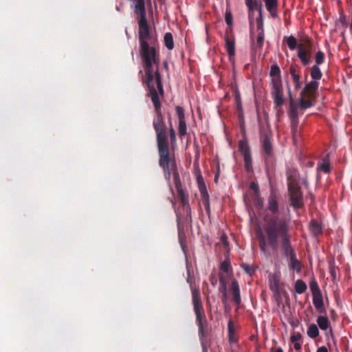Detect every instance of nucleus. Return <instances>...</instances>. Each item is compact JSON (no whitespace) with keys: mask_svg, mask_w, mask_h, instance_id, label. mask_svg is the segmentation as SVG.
<instances>
[{"mask_svg":"<svg viewBox=\"0 0 352 352\" xmlns=\"http://www.w3.org/2000/svg\"><path fill=\"white\" fill-rule=\"evenodd\" d=\"M317 352H328V350L325 346H321L318 349Z\"/></svg>","mask_w":352,"mask_h":352,"instance_id":"nucleus-46","label":"nucleus"},{"mask_svg":"<svg viewBox=\"0 0 352 352\" xmlns=\"http://www.w3.org/2000/svg\"><path fill=\"white\" fill-rule=\"evenodd\" d=\"M278 203H277V201H276V198L275 197V195L274 194H271V195L269 197V199H268V206H267V209L269 211H270L272 214H274V217H272V218H270L269 219H266V223H267V225H266V227H265V229L267 228V225L269 223V222L270 221H272V219H276L278 222L279 221H281V220H286L287 221V226L289 225V220L288 219H278Z\"/></svg>","mask_w":352,"mask_h":352,"instance_id":"nucleus-8","label":"nucleus"},{"mask_svg":"<svg viewBox=\"0 0 352 352\" xmlns=\"http://www.w3.org/2000/svg\"><path fill=\"white\" fill-rule=\"evenodd\" d=\"M239 150L243 155L244 160L245 162V166L248 170L250 168L251 164V155L249 150V147L247 143L244 141H240L239 144Z\"/></svg>","mask_w":352,"mask_h":352,"instance_id":"nucleus-10","label":"nucleus"},{"mask_svg":"<svg viewBox=\"0 0 352 352\" xmlns=\"http://www.w3.org/2000/svg\"><path fill=\"white\" fill-rule=\"evenodd\" d=\"M266 234L268 243L274 250L277 248L278 239H280L284 254L290 259L291 269L299 272L301 265L296 259V254L289 244L290 236L287 233V221L281 220L278 222L276 219H272L267 225Z\"/></svg>","mask_w":352,"mask_h":352,"instance_id":"nucleus-2","label":"nucleus"},{"mask_svg":"<svg viewBox=\"0 0 352 352\" xmlns=\"http://www.w3.org/2000/svg\"><path fill=\"white\" fill-rule=\"evenodd\" d=\"M277 5V0H265V6L267 11H271L272 8H276Z\"/></svg>","mask_w":352,"mask_h":352,"instance_id":"nucleus-31","label":"nucleus"},{"mask_svg":"<svg viewBox=\"0 0 352 352\" xmlns=\"http://www.w3.org/2000/svg\"><path fill=\"white\" fill-rule=\"evenodd\" d=\"M263 146L265 152L267 155H270L271 152H272V144H271L270 140L267 136H265V138H264L263 142Z\"/></svg>","mask_w":352,"mask_h":352,"instance_id":"nucleus-27","label":"nucleus"},{"mask_svg":"<svg viewBox=\"0 0 352 352\" xmlns=\"http://www.w3.org/2000/svg\"><path fill=\"white\" fill-rule=\"evenodd\" d=\"M311 226L314 234H317L321 230L320 226L316 222H311Z\"/></svg>","mask_w":352,"mask_h":352,"instance_id":"nucleus-38","label":"nucleus"},{"mask_svg":"<svg viewBox=\"0 0 352 352\" xmlns=\"http://www.w3.org/2000/svg\"><path fill=\"white\" fill-rule=\"evenodd\" d=\"M174 169H175V168ZM171 171H173V173H174V177L175 179V183H176V187L177 189L178 196H179V199H181L182 204L184 206H185L188 203L187 195H186L184 191L181 188V187L179 186V184L177 183V179L178 174L176 172H175V170H170V173Z\"/></svg>","mask_w":352,"mask_h":352,"instance_id":"nucleus-14","label":"nucleus"},{"mask_svg":"<svg viewBox=\"0 0 352 352\" xmlns=\"http://www.w3.org/2000/svg\"><path fill=\"white\" fill-rule=\"evenodd\" d=\"M229 263L226 261H224L221 264V269L225 272H228L229 271Z\"/></svg>","mask_w":352,"mask_h":352,"instance_id":"nucleus-42","label":"nucleus"},{"mask_svg":"<svg viewBox=\"0 0 352 352\" xmlns=\"http://www.w3.org/2000/svg\"><path fill=\"white\" fill-rule=\"evenodd\" d=\"M151 100L156 110V117L153 120V125L156 133L157 148L160 155L159 163L168 177L170 178V171L175 168V161L169 151L168 139L166 131V124L162 116L159 94H161L156 88L149 91Z\"/></svg>","mask_w":352,"mask_h":352,"instance_id":"nucleus-1","label":"nucleus"},{"mask_svg":"<svg viewBox=\"0 0 352 352\" xmlns=\"http://www.w3.org/2000/svg\"><path fill=\"white\" fill-rule=\"evenodd\" d=\"M226 296H225L224 298H223V302H226Z\"/></svg>","mask_w":352,"mask_h":352,"instance_id":"nucleus-53","label":"nucleus"},{"mask_svg":"<svg viewBox=\"0 0 352 352\" xmlns=\"http://www.w3.org/2000/svg\"><path fill=\"white\" fill-rule=\"evenodd\" d=\"M318 87V82L317 80H312L304 87L302 91V94L307 98H313L315 91Z\"/></svg>","mask_w":352,"mask_h":352,"instance_id":"nucleus-11","label":"nucleus"},{"mask_svg":"<svg viewBox=\"0 0 352 352\" xmlns=\"http://www.w3.org/2000/svg\"><path fill=\"white\" fill-rule=\"evenodd\" d=\"M319 331L316 324H311L309 326L307 330L308 336L311 338H315L318 336Z\"/></svg>","mask_w":352,"mask_h":352,"instance_id":"nucleus-26","label":"nucleus"},{"mask_svg":"<svg viewBox=\"0 0 352 352\" xmlns=\"http://www.w3.org/2000/svg\"><path fill=\"white\" fill-rule=\"evenodd\" d=\"M230 290L233 300L237 305H239L241 302L240 290L239 284L236 280H232Z\"/></svg>","mask_w":352,"mask_h":352,"instance_id":"nucleus-13","label":"nucleus"},{"mask_svg":"<svg viewBox=\"0 0 352 352\" xmlns=\"http://www.w3.org/2000/svg\"><path fill=\"white\" fill-rule=\"evenodd\" d=\"M311 52V48L309 44H299L298 45V56L304 65L310 63V57L309 54Z\"/></svg>","mask_w":352,"mask_h":352,"instance_id":"nucleus-9","label":"nucleus"},{"mask_svg":"<svg viewBox=\"0 0 352 352\" xmlns=\"http://www.w3.org/2000/svg\"><path fill=\"white\" fill-rule=\"evenodd\" d=\"M221 241L224 243L225 245H227V237L226 236H223L221 237Z\"/></svg>","mask_w":352,"mask_h":352,"instance_id":"nucleus-48","label":"nucleus"},{"mask_svg":"<svg viewBox=\"0 0 352 352\" xmlns=\"http://www.w3.org/2000/svg\"><path fill=\"white\" fill-rule=\"evenodd\" d=\"M264 42V32H262V31H260V32L258 33L257 38H256V42L254 44V47L256 50L257 49L260 50L263 45Z\"/></svg>","mask_w":352,"mask_h":352,"instance_id":"nucleus-23","label":"nucleus"},{"mask_svg":"<svg viewBox=\"0 0 352 352\" xmlns=\"http://www.w3.org/2000/svg\"><path fill=\"white\" fill-rule=\"evenodd\" d=\"M311 78L315 80H320L322 77V73L320 68L317 65H314L311 69Z\"/></svg>","mask_w":352,"mask_h":352,"instance_id":"nucleus-24","label":"nucleus"},{"mask_svg":"<svg viewBox=\"0 0 352 352\" xmlns=\"http://www.w3.org/2000/svg\"><path fill=\"white\" fill-rule=\"evenodd\" d=\"M214 181L217 182V176L215 177L214 178Z\"/></svg>","mask_w":352,"mask_h":352,"instance_id":"nucleus-54","label":"nucleus"},{"mask_svg":"<svg viewBox=\"0 0 352 352\" xmlns=\"http://www.w3.org/2000/svg\"><path fill=\"white\" fill-rule=\"evenodd\" d=\"M288 188L292 205L296 208H300L302 204V193L299 187L295 184V180L290 176L288 177Z\"/></svg>","mask_w":352,"mask_h":352,"instance_id":"nucleus-6","label":"nucleus"},{"mask_svg":"<svg viewBox=\"0 0 352 352\" xmlns=\"http://www.w3.org/2000/svg\"><path fill=\"white\" fill-rule=\"evenodd\" d=\"M188 282L190 283V287L192 292V304L194 311L196 315V320L199 326V332L203 335L204 331V319L205 318L204 311L202 306V302L200 296V292L198 288L195 287L190 282V278H188Z\"/></svg>","mask_w":352,"mask_h":352,"instance_id":"nucleus-5","label":"nucleus"},{"mask_svg":"<svg viewBox=\"0 0 352 352\" xmlns=\"http://www.w3.org/2000/svg\"><path fill=\"white\" fill-rule=\"evenodd\" d=\"M280 69L276 65H274L270 69L272 95L273 96L274 104L276 107H281L285 100L283 98V89L281 77L280 75Z\"/></svg>","mask_w":352,"mask_h":352,"instance_id":"nucleus-4","label":"nucleus"},{"mask_svg":"<svg viewBox=\"0 0 352 352\" xmlns=\"http://www.w3.org/2000/svg\"><path fill=\"white\" fill-rule=\"evenodd\" d=\"M164 41L166 47L168 50H172L174 47L173 38L171 33H166L164 37Z\"/></svg>","mask_w":352,"mask_h":352,"instance_id":"nucleus-21","label":"nucleus"},{"mask_svg":"<svg viewBox=\"0 0 352 352\" xmlns=\"http://www.w3.org/2000/svg\"><path fill=\"white\" fill-rule=\"evenodd\" d=\"M178 131L180 136H183L186 133V124L185 120L179 121Z\"/></svg>","mask_w":352,"mask_h":352,"instance_id":"nucleus-30","label":"nucleus"},{"mask_svg":"<svg viewBox=\"0 0 352 352\" xmlns=\"http://www.w3.org/2000/svg\"><path fill=\"white\" fill-rule=\"evenodd\" d=\"M300 344L299 343H295L294 344V349L296 350H299L300 349Z\"/></svg>","mask_w":352,"mask_h":352,"instance_id":"nucleus-49","label":"nucleus"},{"mask_svg":"<svg viewBox=\"0 0 352 352\" xmlns=\"http://www.w3.org/2000/svg\"><path fill=\"white\" fill-rule=\"evenodd\" d=\"M250 188L255 192V193H257V192L258 191V186L257 184L254 183L251 184Z\"/></svg>","mask_w":352,"mask_h":352,"instance_id":"nucleus-43","label":"nucleus"},{"mask_svg":"<svg viewBox=\"0 0 352 352\" xmlns=\"http://www.w3.org/2000/svg\"><path fill=\"white\" fill-rule=\"evenodd\" d=\"M313 302L315 307L320 313L324 311V302L322 296V294H318L313 295Z\"/></svg>","mask_w":352,"mask_h":352,"instance_id":"nucleus-15","label":"nucleus"},{"mask_svg":"<svg viewBox=\"0 0 352 352\" xmlns=\"http://www.w3.org/2000/svg\"><path fill=\"white\" fill-rule=\"evenodd\" d=\"M151 43L140 44V56L143 60L145 76L143 77V82L146 83L149 91L152 88H156L161 94H163V87L161 77L158 71V58L156 50Z\"/></svg>","mask_w":352,"mask_h":352,"instance_id":"nucleus-3","label":"nucleus"},{"mask_svg":"<svg viewBox=\"0 0 352 352\" xmlns=\"http://www.w3.org/2000/svg\"><path fill=\"white\" fill-rule=\"evenodd\" d=\"M226 21L228 25H232V16L230 12H226Z\"/></svg>","mask_w":352,"mask_h":352,"instance_id":"nucleus-40","label":"nucleus"},{"mask_svg":"<svg viewBox=\"0 0 352 352\" xmlns=\"http://www.w3.org/2000/svg\"><path fill=\"white\" fill-rule=\"evenodd\" d=\"M274 352H283V351L282 350V349L278 348Z\"/></svg>","mask_w":352,"mask_h":352,"instance_id":"nucleus-52","label":"nucleus"},{"mask_svg":"<svg viewBox=\"0 0 352 352\" xmlns=\"http://www.w3.org/2000/svg\"><path fill=\"white\" fill-rule=\"evenodd\" d=\"M199 190H200V192H201V197H202V199L204 202V205L206 206H208L209 205V203H208V192H207V190H206V188L204 184H199Z\"/></svg>","mask_w":352,"mask_h":352,"instance_id":"nucleus-22","label":"nucleus"},{"mask_svg":"<svg viewBox=\"0 0 352 352\" xmlns=\"http://www.w3.org/2000/svg\"><path fill=\"white\" fill-rule=\"evenodd\" d=\"M340 20H341V21H342V23L343 24L346 25V19H345V17H344V16H341V17H340Z\"/></svg>","mask_w":352,"mask_h":352,"instance_id":"nucleus-50","label":"nucleus"},{"mask_svg":"<svg viewBox=\"0 0 352 352\" xmlns=\"http://www.w3.org/2000/svg\"><path fill=\"white\" fill-rule=\"evenodd\" d=\"M317 323L322 330H327L329 327V321L324 316H319L317 319Z\"/></svg>","mask_w":352,"mask_h":352,"instance_id":"nucleus-20","label":"nucleus"},{"mask_svg":"<svg viewBox=\"0 0 352 352\" xmlns=\"http://www.w3.org/2000/svg\"><path fill=\"white\" fill-rule=\"evenodd\" d=\"M296 292L298 294L304 293L307 289L306 284L301 280H298L295 284Z\"/></svg>","mask_w":352,"mask_h":352,"instance_id":"nucleus-25","label":"nucleus"},{"mask_svg":"<svg viewBox=\"0 0 352 352\" xmlns=\"http://www.w3.org/2000/svg\"><path fill=\"white\" fill-rule=\"evenodd\" d=\"M258 239H259V247H260L261 251L263 252L264 253H268L267 242H266L265 236L262 234H261Z\"/></svg>","mask_w":352,"mask_h":352,"instance_id":"nucleus-28","label":"nucleus"},{"mask_svg":"<svg viewBox=\"0 0 352 352\" xmlns=\"http://www.w3.org/2000/svg\"><path fill=\"white\" fill-rule=\"evenodd\" d=\"M289 72H290L292 76L298 74L296 69L293 66H292L290 67Z\"/></svg>","mask_w":352,"mask_h":352,"instance_id":"nucleus-44","label":"nucleus"},{"mask_svg":"<svg viewBox=\"0 0 352 352\" xmlns=\"http://www.w3.org/2000/svg\"><path fill=\"white\" fill-rule=\"evenodd\" d=\"M270 14L273 16V17H275L276 16V8H272L271 11H268Z\"/></svg>","mask_w":352,"mask_h":352,"instance_id":"nucleus-47","label":"nucleus"},{"mask_svg":"<svg viewBox=\"0 0 352 352\" xmlns=\"http://www.w3.org/2000/svg\"><path fill=\"white\" fill-rule=\"evenodd\" d=\"M311 98H312L305 97L301 92L299 103L300 108L302 109H306L311 107L313 105L311 102Z\"/></svg>","mask_w":352,"mask_h":352,"instance_id":"nucleus-19","label":"nucleus"},{"mask_svg":"<svg viewBox=\"0 0 352 352\" xmlns=\"http://www.w3.org/2000/svg\"><path fill=\"white\" fill-rule=\"evenodd\" d=\"M331 275H332V276H333V278H335V277H336V271H335V270L331 269Z\"/></svg>","mask_w":352,"mask_h":352,"instance_id":"nucleus-51","label":"nucleus"},{"mask_svg":"<svg viewBox=\"0 0 352 352\" xmlns=\"http://www.w3.org/2000/svg\"><path fill=\"white\" fill-rule=\"evenodd\" d=\"M292 80L294 82V86H295V88L296 89H300L301 87V85H302V83L300 81V76L298 74H296V75H294L292 76Z\"/></svg>","mask_w":352,"mask_h":352,"instance_id":"nucleus-34","label":"nucleus"},{"mask_svg":"<svg viewBox=\"0 0 352 352\" xmlns=\"http://www.w3.org/2000/svg\"><path fill=\"white\" fill-rule=\"evenodd\" d=\"M270 287L275 293L278 292L279 289V278L276 274L270 276Z\"/></svg>","mask_w":352,"mask_h":352,"instance_id":"nucleus-17","label":"nucleus"},{"mask_svg":"<svg viewBox=\"0 0 352 352\" xmlns=\"http://www.w3.org/2000/svg\"><path fill=\"white\" fill-rule=\"evenodd\" d=\"M168 133H169V136L170 138V143H171L172 146H173V144L175 143V141H176V137H175V130L173 128L171 123H170V128H169Z\"/></svg>","mask_w":352,"mask_h":352,"instance_id":"nucleus-33","label":"nucleus"},{"mask_svg":"<svg viewBox=\"0 0 352 352\" xmlns=\"http://www.w3.org/2000/svg\"><path fill=\"white\" fill-rule=\"evenodd\" d=\"M176 111L178 116L179 121L185 120L184 112L182 107L177 106Z\"/></svg>","mask_w":352,"mask_h":352,"instance_id":"nucleus-37","label":"nucleus"},{"mask_svg":"<svg viewBox=\"0 0 352 352\" xmlns=\"http://www.w3.org/2000/svg\"><path fill=\"white\" fill-rule=\"evenodd\" d=\"M300 335H294V336H292L291 337V341L292 342H294L295 341H296L299 338H300Z\"/></svg>","mask_w":352,"mask_h":352,"instance_id":"nucleus-45","label":"nucleus"},{"mask_svg":"<svg viewBox=\"0 0 352 352\" xmlns=\"http://www.w3.org/2000/svg\"><path fill=\"white\" fill-rule=\"evenodd\" d=\"M324 53L318 51L316 54V63L317 65H320L324 60Z\"/></svg>","mask_w":352,"mask_h":352,"instance_id":"nucleus-36","label":"nucleus"},{"mask_svg":"<svg viewBox=\"0 0 352 352\" xmlns=\"http://www.w3.org/2000/svg\"><path fill=\"white\" fill-rule=\"evenodd\" d=\"M236 328L234 327V324L232 320H230L228 322V337L229 342L230 344L235 343L236 342V336L235 334Z\"/></svg>","mask_w":352,"mask_h":352,"instance_id":"nucleus-16","label":"nucleus"},{"mask_svg":"<svg viewBox=\"0 0 352 352\" xmlns=\"http://www.w3.org/2000/svg\"><path fill=\"white\" fill-rule=\"evenodd\" d=\"M226 47L229 56L230 57L234 56L235 54L234 41L229 36L226 38Z\"/></svg>","mask_w":352,"mask_h":352,"instance_id":"nucleus-18","label":"nucleus"},{"mask_svg":"<svg viewBox=\"0 0 352 352\" xmlns=\"http://www.w3.org/2000/svg\"><path fill=\"white\" fill-rule=\"evenodd\" d=\"M289 116L291 120V126H292V133L293 135V140L294 142L296 143L297 141V138L298 135V109L297 107H295L292 103L290 104V111H289Z\"/></svg>","mask_w":352,"mask_h":352,"instance_id":"nucleus-7","label":"nucleus"},{"mask_svg":"<svg viewBox=\"0 0 352 352\" xmlns=\"http://www.w3.org/2000/svg\"><path fill=\"white\" fill-rule=\"evenodd\" d=\"M252 3L246 4V6L248 8L249 10V18L250 23H252V12L254 10H256L258 11V14L261 16V11H262V3L260 0H254L252 1Z\"/></svg>","mask_w":352,"mask_h":352,"instance_id":"nucleus-12","label":"nucleus"},{"mask_svg":"<svg viewBox=\"0 0 352 352\" xmlns=\"http://www.w3.org/2000/svg\"><path fill=\"white\" fill-rule=\"evenodd\" d=\"M256 24H257V29H258V32H260V31H262V32H264L263 21L261 14V16L258 14V17L256 19Z\"/></svg>","mask_w":352,"mask_h":352,"instance_id":"nucleus-35","label":"nucleus"},{"mask_svg":"<svg viewBox=\"0 0 352 352\" xmlns=\"http://www.w3.org/2000/svg\"><path fill=\"white\" fill-rule=\"evenodd\" d=\"M242 267L244 269V270L250 275H251L254 272L253 268L247 264H243Z\"/></svg>","mask_w":352,"mask_h":352,"instance_id":"nucleus-41","label":"nucleus"},{"mask_svg":"<svg viewBox=\"0 0 352 352\" xmlns=\"http://www.w3.org/2000/svg\"><path fill=\"white\" fill-rule=\"evenodd\" d=\"M320 169L324 173H329L330 171V166L328 162H322L320 164Z\"/></svg>","mask_w":352,"mask_h":352,"instance_id":"nucleus-39","label":"nucleus"},{"mask_svg":"<svg viewBox=\"0 0 352 352\" xmlns=\"http://www.w3.org/2000/svg\"><path fill=\"white\" fill-rule=\"evenodd\" d=\"M310 289L311 290L312 295L321 294L318 285L316 281H312L310 283Z\"/></svg>","mask_w":352,"mask_h":352,"instance_id":"nucleus-32","label":"nucleus"},{"mask_svg":"<svg viewBox=\"0 0 352 352\" xmlns=\"http://www.w3.org/2000/svg\"><path fill=\"white\" fill-rule=\"evenodd\" d=\"M287 43L290 50H294L297 46L296 39L294 36H290L287 39Z\"/></svg>","mask_w":352,"mask_h":352,"instance_id":"nucleus-29","label":"nucleus"}]
</instances>
